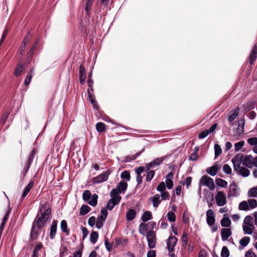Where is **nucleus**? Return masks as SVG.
<instances>
[{"mask_svg": "<svg viewBox=\"0 0 257 257\" xmlns=\"http://www.w3.org/2000/svg\"><path fill=\"white\" fill-rule=\"evenodd\" d=\"M32 77L33 74L31 73V72H29L25 80V85L27 86L30 84Z\"/></svg>", "mask_w": 257, "mask_h": 257, "instance_id": "nucleus-59", "label": "nucleus"}, {"mask_svg": "<svg viewBox=\"0 0 257 257\" xmlns=\"http://www.w3.org/2000/svg\"><path fill=\"white\" fill-rule=\"evenodd\" d=\"M147 239L148 243V246L150 248H154L156 246V235L155 231L149 230L147 233Z\"/></svg>", "mask_w": 257, "mask_h": 257, "instance_id": "nucleus-6", "label": "nucleus"}, {"mask_svg": "<svg viewBox=\"0 0 257 257\" xmlns=\"http://www.w3.org/2000/svg\"><path fill=\"white\" fill-rule=\"evenodd\" d=\"M101 214L97 218L96 221V227L98 229L101 228L103 225V221H105L107 216V211L105 208H102L101 210Z\"/></svg>", "mask_w": 257, "mask_h": 257, "instance_id": "nucleus-7", "label": "nucleus"}, {"mask_svg": "<svg viewBox=\"0 0 257 257\" xmlns=\"http://www.w3.org/2000/svg\"><path fill=\"white\" fill-rule=\"evenodd\" d=\"M93 2H94V0H87L86 1V5H85L84 10L86 12V15L88 17L90 16V8H91Z\"/></svg>", "mask_w": 257, "mask_h": 257, "instance_id": "nucleus-31", "label": "nucleus"}, {"mask_svg": "<svg viewBox=\"0 0 257 257\" xmlns=\"http://www.w3.org/2000/svg\"><path fill=\"white\" fill-rule=\"evenodd\" d=\"M91 193L89 190H87L84 191L82 195V198L85 202H87L91 198Z\"/></svg>", "mask_w": 257, "mask_h": 257, "instance_id": "nucleus-36", "label": "nucleus"}, {"mask_svg": "<svg viewBox=\"0 0 257 257\" xmlns=\"http://www.w3.org/2000/svg\"><path fill=\"white\" fill-rule=\"evenodd\" d=\"M36 154V150L34 148L31 151V152L30 153L27 162L32 163Z\"/></svg>", "mask_w": 257, "mask_h": 257, "instance_id": "nucleus-48", "label": "nucleus"}, {"mask_svg": "<svg viewBox=\"0 0 257 257\" xmlns=\"http://www.w3.org/2000/svg\"><path fill=\"white\" fill-rule=\"evenodd\" d=\"M38 44V41L36 42L33 46L31 47L30 50H29V52L28 53V57H32L33 56L34 52L36 49L37 45Z\"/></svg>", "mask_w": 257, "mask_h": 257, "instance_id": "nucleus-49", "label": "nucleus"}, {"mask_svg": "<svg viewBox=\"0 0 257 257\" xmlns=\"http://www.w3.org/2000/svg\"><path fill=\"white\" fill-rule=\"evenodd\" d=\"M215 159L219 156L222 153V149L220 146L218 144L214 145Z\"/></svg>", "mask_w": 257, "mask_h": 257, "instance_id": "nucleus-40", "label": "nucleus"}, {"mask_svg": "<svg viewBox=\"0 0 257 257\" xmlns=\"http://www.w3.org/2000/svg\"><path fill=\"white\" fill-rule=\"evenodd\" d=\"M252 217L251 216L248 215L246 216L244 219V223L246 224V225H249L250 226H253V222H252Z\"/></svg>", "mask_w": 257, "mask_h": 257, "instance_id": "nucleus-43", "label": "nucleus"}, {"mask_svg": "<svg viewBox=\"0 0 257 257\" xmlns=\"http://www.w3.org/2000/svg\"><path fill=\"white\" fill-rule=\"evenodd\" d=\"M220 167L218 164H215L212 166L208 168L206 171L211 176H214L217 174L218 170L220 169Z\"/></svg>", "mask_w": 257, "mask_h": 257, "instance_id": "nucleus-20", "label": "nucleus"}, {"mask_svg": "<svg viewBox=\"0 0 257 257\" xmlns=\"http://www.w3.org/2000/svg\"><path fill=\"white\" fill-rule=\"evenodd\" d=\"M232 232L230 228H222L221 230V236L223 241H226L231 235Z\"/></svg>", "mask_w": 257, "mask_h": 257, "instance_id": "nucleus-18", "label": "nucleus"}, {"mask_svg": "<svg viewBox=\"0 0 257 257\" xmlns=\"http://www.w3.org/2000/svg\"><path fill=\"white\" fill-rule=\"evenodd\" d=\"M91 210V208L87 205H82L80 209L79 214L80 215H84Z\"/></svg>", "mask_w": 257, "mask_h": 257, "instance_id": "nucleus-30", "label": "nucleus"}, {"mask_svg": "<svg viewBox=\"0 0 257 257\" xmlns=\"http://www.w3.org/2000/svg\"><path fill=\"white\" fill-rule=\"evenodd\" d=\"M164 160V159L162 158H158L155 159L151 162L148 163L146 165V170L149 171L151 168H154L155 167L159 166L160 164L162 163Z\"/></svg>", "mask_w": 257, "mask_h": 257, "instance_id": "nucleus-12", "label": "nucleus"}, {"mask_svg": "<svg viewBox=\"0 0 257 257\" xmlns=\"http://www.w3.org/2000/svg\"><path fill=\"white\" fill-rule=\"evenodd\" d=\"M257 58V44L253 45L249 56V63L252 64Z\"/></svg>", "mask_w": 257, "mask_h": 257, "instance_id": "nucleus-16", "label": "nucleus"}, {"mask_svg": "<svg viewBox=\"0 0 257 257\" xmlns=\"http://www.w3.org/2000/svg\"><path fill=\"white\" fill-rule=\"evenodd\" d=\"M237 171V173L244 177H247L250 173L249 170L245 167H240Z\"/></svg>", "mask_w": 257, "mask_h": 257, "instance_id": "nucleus-26", "label": "nucleus"}, {"mask_svg": "<svg viewBox=\"0 0 257 257\" xmlns=\"http://www.w3.org/2000/svg\"><path fill=\"white\" fill-rule=\"evenodd\" d=\"M220 255L221 257H228L229 256V251L226 246H224L222 247Z\"/></svg>", "mask_w": 257, "mask_h": 257, "instance_id": "nucleus-42", "label": "nucleus"}, {"mask_svg": "<svg viewBox=\"0 0 257 257\" xmlns=\"http://www.w3.org/2000/svg\"><path fill=\"white\" fill-rule=\"evenodd\" d=\"M11 210H12V208L10 207V204H9L8 209L7 211L6 212L2 222H4L5 223H7V222L8 220L10 214L11 212Z\"/></svg>", "mask_w": 257, "mask_h": 257, "instance_id": "nucleus-51", "label": "nucleus"}, {"mask_svg": "<svg viewBox=\"0 0 257 257\" xmlns=\"http://www.w3.org/2000/svg\"><path fill=\"white\" fill-rule=\"evenodd\" d=\"M31 37L32 34L30 32H28L22 43H24V44L26 45L27 43L29 42Z\"/></svg>", "mask_w": 257, "mask_h": 257, "instance_id": "nucleus-58", "label": "nucleus"}, {"mask_svg": "<svg viewBox=\"0 0 257 257\" xmlns=\"http://www.w3.org/2000/svg\"><path fill=\"white\" fill-rule=\"evenodd\" d=\"M127 187V183L124 180H121L119 182L116 188L111 190L110 195H114L119 196V194L124 192Z\"/></svg>", "mask_w": 257, "mask_h": 257, "instance_id": "nucleus-2", "label": "nucleus"}, {"mask_svg": "<svg viewBox=\"0 0 257 257\" xmlns=\"http://www.w3.org/2000/svg\"><path fill=\"white\" fill-rule=\"evenodd\" d=\"M166 190V185L164 182H162L159 183L158 186L157 187V190L160 192L165 191Z\"/></svg>", "mask_w": 257, "mask_h": 257, "instance_id": "nucleus-56", "label": "nucleus"}, {"mask_svg": "<svg viewBox=\"0 0 257 257\" xmlns=\"http://www.w3.org/2000/svg\"><path fill=\"white\" fill-rule=\"evenodd\" d=\"M36 154V150L34 148L31 151V152L30 153L27 162L32 163Z\"/></svg>", "mask_w": 257, "mask_h": 257, "instance_id": "nucleus-46", "label": "nucleus"}, {"mask_svg": "<svg viewBox=\"0 0 257 257\" xmlns=\"http://www.w3.org/2000/svg\"><path fill=\"white\" fill-rule=\"evenodd\" d=\"M157 228L156 223L154 221H150L147 223H141L139 225V231L141 234L145 235L148 230H152Z\"/></svg>", "mask_w": 257, "mask_h": 257, "instance_id": "nucleus-3", "label": "nucleus"}, {"mask_svg": "<svg viewBox=\"0 0 257 257\" xmlns=\"http://www.w3.org/2000/svg\"><path fill=\"white\" fill-rule=\"evenodd\" d=\"M104 244L106 249L109 251H111L112 249V245L109 242L108 240L106 237H105L104 239Z\"/></svg>", "mask_w": 257, "mask_h": 257, "instance_id": "nucleus-60", "label": "nucleus"}, {"mask_svg": "<svg viewBox=\"0 0 257 257\" xmlns=\"http://www.w3.org/2000/svg\"><path fill=\"white\" fill-rule=\"evenodd\" d=\"M178 239L174 236H170L168 238L167 241V245L168 251L171 252L174 249V246L176 245Z\"/></svg>", "mask_w": 257, "mask_h": 257, "instance_id": "nucleus-13", "label": "nucleus"}, {"mask_svg": "<svg viewBox=\"0 0 257 257\" xmlns=\"http://www.w3.org/2000/svg\"><path fill=\"white\" fill-rule=\"evenodd\" d=\"M88 95L89 101L92 105L93 108L98 110L99 109V105L95 99V96L90 92V90L88 91Z\"/></svg>", "mask_w": 257, "mask_h": 257, "instance_id": "nucleus-19", "label": "nucleus"}, {"mask_svg": "<svg viewBox=\"0 0 257 257\" xmlns=\"http://www.w3.org/2000/svg\"><path fill=\"white\" fill-rule=\"evenodd\" d=\"M257 195V188L253 187L249 190L248 195L249 197H255Z\"/></svg>", "mask_w": 257, "mask_h": 257, "instance_id": "nucleus-55", "label": "nucleus"}, {"mask_svg": "<svg viewBox=\"0 0 257 257\" xmlns=\"http://www.w3.org/2000/svg\"><path fill=\"white\" fill-rule=\"evenodd\" d=\"M199 183L207 186L211 190L215 189V186L213 179L207 175L202 176L200 180Z\"/></svg>", "mask_w": 257, "mask_h": 257, "instance_id": "nucleus-4", "label": "nucleus"}, {"mask_svg": "<svg viewBox=\"0 0 257 257\" xmlns=\"http://www.w3.org/2000/svg\"><path fill=\"white\" fill-rule=\"evenodd\" d=\"M83 247V245L82 244L81 248L79 250L74 252L73 257H81L82 253Z\"/></svg>", "mask_w": 257, "mask_h": 257, "instance_id": "nucleus-64", "label": "nucleus"}, {"mask_svg": "<svg viewBox=\"0 0 257 257\" xmlns=\"http://www.w3.org/2000/svg\"><path fill=\"white\" fill-rule=\"evenodd\" d=\"M152 219V213L149 211H145L141 217V219L143 222H147Z\"/></svg>", "mask_w": 257, "mask_h": 257, "instance_id": "nucleus-27", "label": "nucleus"}, {"mask_svg": "<svg viewBox=\"0 0 257 257\" xmlns=\"http://www.w3.org/2000/svg\"><path fill=\"white\" fill-rule=\"evenodd\" d=\"M43 246L41 242H38L34 247L32 257H39V251L43 248Z\"/></svg>", "mask_w": 257, "mask_h": 257, "instance_id": "nucleus-24", "label": "nucleus"}, {"mask_svg": "<svg viewBox=\"0 0 257 257\" xmlns=\"http://www.w3.org/2000/svg\"><path fill=\"white\" fill-rule=\"evenodd\" d=\"M39 212L41 213V216L36 218L32 223H35L37 226L43 229L45 227L46 223L51 215L50 204L48 202L44 203L39 209Z\"/></svg>", "mask_w": 257, "mask_h": 257, "instance_id": "nucleus-1", "label": "nucleus"}, {"mask_svg": "<svg viewBox=\"0 0 257 257\" xmlns=\"http://www.w3.org/2000/svg\"><path fill=\"white\" fill-rule=\"evenodd\" d=\"M215 200L218 206H222L227 202L226 195L222 191L217 192L215 196Z\"/></svg>", "mask_w": 257, "mask_h": 257, "instance_id": "nucleus-11", "label": "nucleus"}, {"mask_svg": "<svg viewBox=\"0 0 257 257\" xmlns=\"http://www.w3.org/2000/svg\"><path fill=\"white\" fill-rule=\"evenodd\" d=\"M105 125L103 122H99L96 124V130L99 133L105 132Z\"/></svg>", "mask_w": 257, "mask_h": 257, "instance_id": "nucleus-34", "label": "nucleus"}, {"mask_svg": "<svg viewBox=\"0 0 257 257\" xmlns=\"http://www.w3.org/2000/svg\"><path fill=\"white\" fill-rule=\"evenodd\" d=\"M182 241L183 246H186L188 243V234L187 232L184 231L182 236Z\"/></svg>", "mask_w": 257, "mask_h": 257, "instance_id": "nucleus-54", "label": "nucleus"}, {"mask_svg": "<svg viewBox=\"0 0 257 257\" xmlns=\"http://www.w3.org/2000/svg\"><path fill=\"white\" fill-rule=\"evenodd\" d=\"M238 115V112L237 111H234L228 117V121L229 122L233 121L236 116Z\"/></svg>", "mask_w": 257, "mask_h": 257, "instance_id": "nucleus-63", "label": "nucleus"}, {"mask_svg": "<svg viewBox=\"0 0 257 257\" xmlns=\"http://www.w3.org/2000/svg\"><path fill=\"white\" fill-rule=\"evenodd\" d=\"M231 161L233 165L234 170L235 171L238 170V169H239V168L240 167V165H241V162H239V161L234 160V159H233V158L232 159Z\"/></svg>", "mask_w": 257, "mask_h": 257, "instance_id": "nucleus-52", "label": "nucleus"}, {"mask_svg": "<svg viewBox=\"0 0 257 257\" xmlns=\"http://www.w3.org/2000/svg\"><path fill=\"white\" fill-rule=\"evenodd\" d=\"M110 174L109 170L102 173V174L96 176L93 178V182L96 184H99L103 182L106 181Z\"/></svg>", "mask_w": 257, "mask_h": 257, "instance_id": "nucleus-10", "label": "nucleus"}, {"mask_svg": "<svg viewBox=\"0 0 257 257\" xmlns=\"http://www.w3.org/2000/svg\"><path fill=\"white\" fill-rule=\"evenodd\" d=\"M34 185V181L31 180L30 181L29 184L24 188L20 199L21 201H22L24 200V199L26 197V196L28 194L31 189L33 187Z\"/></svg>", "mask_w": 257, "mask_h": 257, "instance_id": "nucleus-15", "label": "nucleus"}, {"mask_svg": "<svg viewBox=\"0 0 257 257\" xmlns=\"http://www.w3.org/2000/svg\"><path fill=\"white\" fill-rule=\"evenodd\" d=\"M26 68V65L24 64H18L14 72V75L18 77L20 76L21 73L24 71Z\"/></svg>", "mask_w": 257, "mask_h": 257, "instance_id": "nucleus-22", "label": "nucleus"}, {"mask_svg": "<svg viewBox=\"0 0 257 257\" xmlns=\"http://www.w3.org/2000/svg\"><path fill=\"white\" fill-rule=\"evenodd\" d=\"M221 225L224 227H228L230 226L231 221L227 214H224L223 217L220 221Z\"/></svg>", "mask_w": 257, "mask_h": 257, "instance_id": "nucleus-23", "label": "nucleus"}, {"mask_svg": "<svg viewBox=\"0 0 257 257\" xmlns=\"http://www.w3.org/2000/svg\"><path fill=\"white\" fill-rule=\"evenodd\" d=\"M243 109L245 111L247 112L248 111L251 109H254V104L253 103L251 102H248L246 103H245L243 106Z\"/></svg>", "mask_w": 257, "mask_h": 257, "instance_id": "nucleus-39", "label": "nucleus"}, {"mask_svg": "<svg viewBox=\"0 0 257 257\" xmlns=\"http://www.w3.org/2000/svg\"><path fill=\"white\" fill-rule=\"evenodd\" d=\"M160 196L158 194H155L152 198V200L153 202V205L154 207L158 206L161 200L160 199Z\"/></svg>", "mask_w": 257, "mask_h": 257, "instance_id": "nucleus-32", "label": "nucleus"}, {"mask_svg": "<svg viewBox=\"0 0 257 257\" xmlns=\"http://www.w3.org/2000/svg\"><path fill=\"white\" fill-rule=\"evenodd\" d=\"M36 154V150L34 148L31 151V152L30 153L27 162L32 163Z\"/></svg>", "mask_w": 257, "mask_h": 257, "instance_id": "nucleus-47", "label": "nucleus"}, {"mask_svg": "<svg viewBox=\"0 0 257 257\" xmlns=\"http://www.w3.org/2000/svg\"><path fill=\"white\" fill-rule=\"evenodd\" d=\"M242 121V123H239L238 126L237 128V132L238 134H240L243 132V128L244 125V121L243 119L241 120Z\"/></svg>", "mask_w": 257, "mask_h": 257, "instance_id": "nucleus-61", "label": "nucleus"}, {"mask_svg": "<svg viewBox=\"0 0 257 257\" xmlns=\"http://www.w3.org/2000/svg\"><path fill=\"white\" fill-rule=\"evenodd\" d=\"M247 142L250 146L256 145H257V138L256 137L249 138L247 139Z\"/></svg>", "mask_w": 257, "mask_h": 257, "instance_id": "nucleus-57", "label": "nucleus"}, {"mask_svg": "<svg viewBox=\"0 0 257 257\" xmlns=\"http://www.w3.org/2000/svg\"><path fill=\"white\" fill-rule=\"evenodd\" d=\"M111 198L109 199L107 203L106 208L109 210H111L114 206L119 203L121 200L120 196H116L114 195H110Z\"/></svg>", "mask_w": 257, "mask_h": 257, "instance_id": "nucleus-8", "label": "nucleus"}, {"mask_svg": "<svg viewBox=\"0 0 257 257\" xmlns=\"http://www.w3.org/2000/svg\"><path fill=\"white\" fill-rule=\"evenodd\" d=\"M253 157L251 155L246 156L243 160V165L251 168L253 166Z\"/></svg>", "mask_w": 257, "mask_h": 257, "instance_id": "nucleus-21", "label": "nucleus"}, {"mask_svg": "<svg viewBox=\"0 0 257 257\" xmlns=\"http://www.w3.org/2000/svg\"><path fill=\"white\" fill-rule=\"evenodd\" d=\"M167 218L169 221L173 222L176 221V215L172 211H169L167 214Z\"/></svg>", "mask_w": 257, "mask_h": 257, "instance_id": "nucleus-44", "label": "nucleus"}, {"mask_svg": "<svg viewBox=\"0 0 257 257\" xmlns=\"http://www.w3.org/2000/svg\"><path fill=\"white\" fill-rule=\"evenodd\" d=\"M244 142L243 141H241L238 142L235 144L234 145V150L235 151H239L244 146Z\"/></svg>", "mask_w": 257, "mask_h": 257, "instance_id": "nucleus-50", "label": "nucleus"}, {"mask_svg": "<svg viewBox=\"0 0 257 257\" xmlns=\"http://www.w3.org/2000/svg\"><path fill=\"white\" fill-rule=\"evenodd\" d=\"M215 183L217 186L224 188H226L228 185L227 181L219 178L215 179Z\"/></svg>", "mask_w": 257, "mask_h": 257, "instance_id": "nucleus-28", "label": "nucleus"}, {"mask_svg": "<svg viewBox=\"0 0 257 257\" xmlns=\"http://www.w3.org/2000/svg\"><path fill=\"white\" fill-rule=\"evenodd\" d=\"M147 171V174L146 176V180L147 182H150L153 178L155 173L153 170H149Z\"/></svg>", "mask_w": 257, "mask_h": 257, "instance_id": "nucleus-41", "label": "nucleus"}, {"mask_svg": "<svg viewBox=\"0 0 257 257\" xmlns=\"http://www.w3.org/2000/svg\"><path fill=\"white\" fill-rule=\"evenodd\" d=\"M41 228L38 227L35 224V223L32 224V227L30 234V240H35L37 239L38 235L40 233Z\"/></svg>", "mask_w": 257, "mask_h": 257, "instance_id": "nucleus-9", "label": "nucleus"}, {"mask_svg": "<svg viewBox=\"0 0 257 257\" xmlns=\"http://www.w3.org/2000/svg\"><path fill=\"white\" fill-rule=\"evenodd\" d=\"M98 195L96 194H94L87 202L91 206L95 207L97 204Z\"/></svg>", "mask_w": 257, "mask_h": 257, "instance_id": "nucleus-29", "label": "nucleus"}, {"mask_svg": "<svg viewBox=\"0 0 257 257\" xmlns=\"http://www.w3.org/2000/svg\"><path fill=\"white\" fill-rule=\"evenodd\" d=\"M223 171L226 174L230 175L232 172L231 167L227 164H224L222 168Z\"/></svg>", "mask_w": 257, "mask_h": 257, "instance_id": "nucleus-53", "label": "nucleus"}, {"mask_svg": "<svg viewBox=\"0 0 257 257\" xmlns=\"http://www.w3.org/2000/svg\"><path fill=\"white\" fill-rule=\"evenodd\" d=\"M206 221L209 226H212L214 224L215 214L212 209H208L206 212Z\"/></svg>", "mask_w": 257, "mask_h": 257, "instance_id": "nucleus-14", "label": "nucleus"}, {"mask_svg": "<svg viewBox=\"0 0 257 257\" xmlns=\"http://www.w3.org/2000/svg\"><path fill=\"white\" fill-rule=\"evenodd\" d=\"M98 238V233L96 231H92L90 235V241L94 244L97 241Z\"/></svg>", "mask_w": 257, "mask_h": 257, "instance_id": "nucleus-33", "label": "nucleus"}, {"mask_svg": "<svg viewBox=\"0 0 257 257\" xmlns=\"http://www.w3.org/2000/svg\"><path fill=\"white\" fill-rule=\"evenodd\" d=\"M233 158L234 159V160L239 161V162L243 163V155L242 153H239L237 155H236Z\"/></svg>", "mask_w": 257, "mask_h": 257, "instance_id": "nucleus-62", "label": "nucleus"}, {"mask_svg": "<svg viewBox=\"0 0 257 257\" xmlns=\"http://www.w3.org/2000/svg\"><path fill=\"white\" fill-rule=\"evenodd\" d=\"M253 226H250L249 225H243V230L245 234H251L252 233V227Z\"/></svg>", "mask_w": 257, "mask_h": 257, "instance_id": "nucleus-45", "label": "nucleus"}, {"mask_svg": "<svg viewBox=\"0 0 257 257\" xmlns=\"http://www.w3.org/2000/svg\"><path fill=\"white\" fill-rule=\"evenodd\" d=\"M239 195V188L237 186L236 182L233 181L229 186V191L228 193V198L237 197Z\"/></svg>", "mask_w": 257, "mask_h": 257, "instance_id": "nucleus-5", "label": "nucleus"}, {"mask_svg": "<svg viewBox=\"0 0 257 257\" xmlns=\"http://www.w3.org/2000/svg\"><path fill=\"white\" fill-rule=\"evenodd\" d=\"M250 241V238L248 236H244L239 240V243L242 247L246 246Z\"/></svg>", "mask_w": 257, "mask_h": 257, "instance_id": "nucleus-37", "label": "nucleus"}, {"mask_svg": "<svg viewBox=\"0 0 257 257\" xmlns=\"http://www.w3.org/2000/svg\"><path fill=\"white\" fill-rule=\"evenodd\" d=\"M238 209L240 210L247 211L249 210V207L248 206V203L246 201L241 202L238 206Z\"/></svg>", "mask_w": 257, "mask_h": 257, "instance_id": "nucleus-35", "label": "nucleus"}, {"mask_svg": "<svg viewBox=\"0 0 257 257\" xmlns=\"http://www.w3.org/2000/svg\"><path fill=\"white\" fill-rule=\"evenodd\" d=\"M247 202L248 203V206L249 207V210L252 209L257 206V201L254 199H248Z\"/></svg>", "mask_w": 257, "mask_h": 257, "instance_id": "nucleus-38", "label": "nucleus"}, {"mask_svg": "<svg viewBox=\"0 0 257 257\" xmlns=\"http://www.w3.org/2000/svg\"><path fill=\"white\" fill-rule=\"evenodd\" d=\"M57 220H54L52 221L50 229V238L51 239H53L55 238L57 232Z\"/></svg>", "mask_w": 257, "mask_h": 257, "instance_id": "nucleus-17", "label": "nucleus"}, {"mask_svg": "<svg viewBox=\"0 0 257 257\" xmlns=\"http://www.w3.org/2000/svg\"><path fill=\"white\" fill-rule=\"evenodd\" d=\"M60 228L62 231L66 235H69L70 230L68 228L67 223L65 220H63L61 222Z\"/></svg>", "mask_w": 257, "mask_h": 257, "instance_id": "nucleus-25", "label": "nucleus"}]
</instances>
